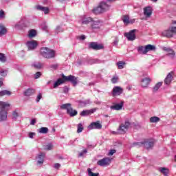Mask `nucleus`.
<instances>
[{"label": "nucleus", "mask_w": 176, "mask_h": 176, "mask_svg": "<svg viewBox=\"0 0 176 176\" xmlns=\"http://www.w3.org/2000/svg\"><path fill=\"white\" fill-rule=\"evenodd\" d=\"M60 167H61V164L58 163L54 164V168H55L56 170H58Z\"/></svg>", "instance_id": "54"}, {"label": "nucleus", "mask_w": 176, "mask_h": 176, "mask_svg": "<svg viewBox=\"0 0 176 176\" xmlns=\"http://www.w3.org/2000/svg\"><path fill=\"white\" fill-rule=\"evenodd\" d=\"M111 8V4L108 1H101L98 6L92 10L93 13L95 14H101V13H105Z\"/></svg>", "instance_id": "2"}, {"label": "nucleus", "mask_w": 176, "mask_h": 176, "mask_svg": "<svg viewBox=\"0 0 176 176\" xmlns=\"http://www.w3.org/2000/svg\"><path fill=\"white\" fill-rule=\"evenodd\" d=\"M137 30H132L129 32L124 33V36L128 41H135V32Z\"/></svg>", "instance_id": "10"}, {"label": "nucleus", "mask_w": 176, "mask_h": 176, "mask_svg": "<svg viewBox=\"0 0 176 176\" xmlns=\"http://www.w3.org/2000/svg\"><path fill=\"white\" fill-rule=\"evenodd\" d=\"M113 46H118V43H119V37L118 36H115L113 37Z\"/></svg>", "instance_id": "40"}, {"label": "nucleus", "mask_w": 176, "mask_h": 176, "mask_svg": "<svg viewBox=\"0 0 176 176\" xmlns=\"http://www.w3.org/2000/svg\"><path fill=\"white\" fill-rule=\"evenodd\" d=\"M123 104H124V102H121L119 104H116L114 105H112L110 107V109H112L113 111H120L122 108H123Z\"/></svg>", "instance_id": "20"}, {"label": "nucleus", "mask_w": 176, "mask_h": 176, "mask_svg": "<svg viewBox=\"0 0 176 176\" xmlns=\"http://www.w3.org/2000/svg\"><path fill=\"white\" fill-rule=\"evenodd\" d=\"M159 171L161 172L162 174L164 176L168 175V173H170V170H168V168H159Z\"/></svg>", "instance_id": "27"}, {"label": "nucleus", "mask_w": 176, "mask_h": 176, "mask_svg": "<svg viewBox=\"0 0 176 176\" xmlns=\"http://www.w3.org/2000/svg\"><path fill=\"white\" fill-rule=\"evenodd\" d=\"M167 56H168L171 58H174V57H175V52L173 50H170V51L168 52Z\"/></svg>", "instance_id": "45"}, {"label": "nucleus", "mask_w": 176, "mask_h": 176, "mask_svg": "<svg viewBox=\"0 0 176 176\" xmlns=\"http://www.w3.org/2000/svg\"><path fill=\"white\" fill-rule=\"evenodd\" d=\"M45 156H46V154L40 153L37 156V164H43V162H45Z\"/></svg>", "instance_id": "21"}, {"label": "nucleus", "mask_w": 176, "mask_h": 176, "mask_svg": "<svg viewBox=\"0 0 176 176\" xmlns=\"http://www.w3.org/2000/svg\"><path fill=\"white\" fill-rule=\"evenodd\" d=\"M10 108V104L8 102H1V120L3 122L8 119V111Z\"/></svg>", "instance_id": "4"}, {"label": "nucleus", "mask_w": 176, "mask_h": 176, "mask_svg": "<svg viewBox=\"0 0 176 176\" xmlns=\"http://www.w3.org/2000/svg\"><path fill=\"white\" fill-rule=\"evenodd\" d=\"M116 153V150L115 149H111L110 150V151L109 152V156H112V155Z\"/></svg>", "instance_id": "53"}, {"label": "nucleus", "mask_w": 176, "mask_h": 176, "mask_svg": "<svg viewBox=\"0 0 176 176\" xmlns=\"http://www.w3.org/2000/svg\"><path fill=\"white\" fill-rule=\"evenodd\" d=\"M54 148V146L52 143H48L44 146L45 151H52Z\"/></svg>", "instance_id": "32"}, {"label": "nucleus", "mask_w": 176, "mask_h": 176, "mask_svg": "<svg viewBox=\"0 0 176 176\" xmlns=\"http://www.w3.org/2000/svg\"><path fill=\"white\" fill-rule=\"evenodd\" d=\"M163 50H164V52H167L168 53V52H170L172 50H171V48H168V47H164L163 48Z\"/></svg>", "instance_id": "57"}, {"label": "nucleus", "mask_w": 176, "mask_h": 176, "mask_svg": "<svg viewBox=\"0 0 176 176\" xmlns=\"http://www.w3.org/2000/svg\"><path fill=\"white\" fill-rule=\"evenodd\" d=\"M111 160L109 157H104L102 160L98 161V166H100L101 167H107V166H109L111 164Z\"/></svg>", "instance_id": "9"}, {"label": "nucleus", "mask_w": 176, "mask_h": 176, "mask_svg": "<svg viewBox=\"0 0 176 176\" xmlns=\"http://www.w3.org/2000/svg\"><path fill=\"white\" fill-rule=\"evenodd\" d=\"M69 89H68V87H65L64 88H63V91H64V93H68V91H69Z\"/></svg>", "instance_id": "60"}, {"label": "nucleus", "mask_w": 176, "mask_h": 176, "mask_svg": "<svg viewBox=\"0 0 176 176\" xmlns=\"http://www.w3.org/2000/svg\"><path fill=\"white\" fill-rule=\"evenodd\" d=\"M101 129H102V124H101L100 121L91 122L88 126V130H101Z\"/></svg>", "instance_id": "8"}, {"label": "nucleus", "mask_w": 176, "mask_h": 176, "mask_svg": "<svg viewBox=\"0 0 176 176\" xmlns=\"http://www.w3.org/2000/svg\"><path fill=\"white\" fill-rule=\"evenodd\" d=\"M8 61V57L5 56V54H1V63H6Z\"/></svg>", "instance_id": "41"}, {"label": "nucleus", "mask_w": 176, "mask_h": 176, "mask_svg": "<svg viewBox=\"0 0 176 176\" xmlns=\"http://www.w3.org/2000/svg\"><path fill=\"white\" fill-rule=\"evenodd\" d=\"M17 118H19V113L16 111H14L12 113V119L14 120H16L17 119Z\"/></svg>", "instance_id": "49"}, {"label": "nucleus", "mask_w": 176, "mask_h": 176, "mask_svg": "<svg viewBox=\"0 0 176 176\" xmlns=\"http://www.w3.org/2000/svg\"><path fill=\"white\" fill-rule=\"evenodd\" d=\"M29 38H34L36 36V31L35 30H31L28 34Z\"/></svg>", "instance_id": "35"}, {"label": "nucleus", "mask_w": 176, "mask_h": 176, "mask_svg": "<svg viewBox=\"0 0 176 176\" xmlns=\"http://www.w3.org/2000/svg\"><path fill=\"white\" fill-rule=\"evenodd\" d=\"M10 0H1L2 3H8V2H10Z\"/></svg>", "instance_id": "62"}, {"label": "nucleus", "mask_w": 176, "mask_h": 176, "mask_svg": "<svg viewBox=\"0 0 176 176\" xmlns=\"http://www.w3.org/2000/svg\"><path fill=\"white\" fill-rule=\"evenodd\" d=\"M125 65H126V63L123 61H119L118 63H117V65L119 69H123L124 68Z\"/></svg>", "instance_id": "38"}, {"label": "nucleus", "mask_w": 176, "mask_h": 176, "mask_svg": "<svg viewBox=\"0 0 176 176\" xmlns=\"http://www.w3.org/2000/svg\"><path fill=\"white\" fill-rule=\"evenodd\" d=\"M101 25H102V22L100 20L94 21L92 19L91 27L93 30H99V28H101Z\"/></svg>", "instance_id": "13"}, {"label": "nucleus", "mask_w": 176, "mask_h": 176, "mask_svg": "<svg viewBox=\"0 0 176 176\" xmlns=\"http://www.w3.org/2000/svg\"><path fill=\"white\" fill-rule=\"evenodd\" d=\"M35 123H36V120H35V119L32 120L30 122V124H32V126H34Z\"/></svg>", "instance_id": "59"}, {"label": "nucleus", "mask_w": 176, "mask_h": 176, "mask_svg": "<svg viewBox=\"0 0 176 176\" xmlns=\"http://www.w3.org/2000/svg\"><path fill=\"white\" fill-rule=\"evenodd\" d=\"M1 76L3 78H6L8 76V69H1Z\"/></svg>", "instance_id": "37"}, {"label": "nucleus", "mask_w": 176, "mask_h": 176, "mask_svg": "<svg viewBox=\"0 0 176 176\" xmlns=\"http://www.w3.org/2000/svg\"><path fill=\"white\" fill-rule=\"evenodd\" d=\"M130 124H131L129 121H125L124 123L121 124L118 129V134H126L127 130H129V127H130Z\"/></svg>", "instance_id": "7"}, {"label": "nucleus", "mask_w": 176, "mask_h": 176, "mask_svg": "<svg viewBox=\"0 0 176 176\" xmlns=\"http://www.w3.org/2000/svg\"><path fill=\"white\" fill-rule=\"evenodd\" d=\"M3 96H12V92L8 90H3L1 91V96L3 97Z\"/></svg>", "instance_id": "34"}, {"label": "nucleus", "mask_w": 176, "mask_h": 176, "mask_svg": "<svg viewBox=\"0 0 176 176\" xmlns=\"http://www.w3.org/2000/svg\"><path fill=\"white\" fill-rule=\"evenodd\" d=\"M138 52L139 54H146V50H145V47L144 46H139L138 47Z\"/></svg>", "instance_id": "28"}, {"label": "nucleus", "mask_w": 176, "mask_h": 176, "mask_svg": "<svg viewBox=\"0 0 176 176\" xmlns=\"http://www.w3.org/2000/svg\"><path fill=\"white\" fill-rule=\"evenodd\" d=\"M162 85L163 82H159L157 84H155V85L153 88V93H157V90H159L160 87H162Z\"/></svg>", "instance_id": "26"}, {"label": "nucleus", "mask_w": 176, "mask_h": 176, "mask_svg": "<svg viewBox=\"0 0 176 176\" xmlns=\"http://www.w3.org/2000/svg\"><path fill=\"white\" fill-rule=\"evenodd\" d=\"M151 123H157V122H160V118L153 116L150 118Z\"/></svg>", "instance_id": "33"}, {"label": "nucleus", "mask_w": 176, "mask_h": 176, "mask_svg": "<svg viewBox=\"0 0 176 176\" xmlns=\"http://www.w3.org/2000/svg\"><path fill=\"white\" fill-rule=\"evenodd\" d=\"M1 19H5V12L1 10Z\"/></svg>", "instance_id": "55"}, {"label": "nucleus", "mask_w": 176, "mask_h": 176, "mask_svg": "<svg viewBox=\"0 0 176 176\" xmlns=\"http://www.w3.org/2000/svg\"><path fill=\"white\" fill-rule=\"evenodd\" d=\"M87 171H88V176H98V175H100V173H92L91 168H88Z\"/></svg>", "instance_id": "42"}, {"label": "nucleus", "mask_w": 176, "mask_h": 176, "mask_svg": "<svg viewBox=\"0 0 176 176\" xmlns=\"http://www.w3.org/2000/svg\"><path fill=\"white\" fill-rule=\"evenodd\" d=\"M65 82H71V83H72L74 86H76V85H78V78L72 75L66 76L64 74H63L62 78H58L54 83V89H57L58 86H60V85H63V83H65Z\"/></svg>", "instance_id": "1"}, {"label": "nucleus", "mask_w": 176, "mask_h": 176, "mask_svg": "<svg viewBox=\"0 0 176 176\" xmlns=\"http://www.w3.org/2000/svg\"><path fill=\"white\" fill-rule=\"evenodd\" d=\"M86 153H87V149L85 148L82 151L79 153L78 156H80V157H82V156H85Z\"/></svg>", "instance_id": "47"}, {"label": "nucleus", "mask_w": 176, "mask_h": 176, "mask_svg": "<svg viewBox=\"0 0 176 176\" xmlns=\"http://www.w3.org/2000/svg\"><path fill=\"white\" fill-rule=\"evenodd\" d=\"M173 24H175V26H171L169 30L162 32V36H166V38H173L174 36V34H176V21H173Z\"/></svg>", "instance_id": "6"}, {"label": "nucleus", "mask_w": 176, "mask_h": 176, "mask_svg": "<svg viewBox=\"0 0 176 176\" xmlns=\"http://www.w3.org/2000/svg\"><path fill=\"white\" fill-rule=\"evenodd\" d=\"M41 99H42V94L39 93L36 99V102H39V101H41Z\"/></svg>", "instance_id": "51"}, {"label": "nucleus", "mask_w": 176, "mask_h": 176, "mask_svg": "<svg viewBox=\"0 0 176 176\" xmlns=\"http://www.w3.org/2000/svg\"><path fill=\"white\" fill-rule=\"evenodd\" d=\"M64 31V29L61 28L60 26H57L55 29V34H60V32H63Z\"/></svg>", "instance_id": "43"}, {"label": "nucleus", "mask_w": 176, "mask_h": 176, "mask_svg": "<svg viewBox=\"0 0 176 176\" xmlns=\"http://www.w3.org/2000/svg\"><path fill=\"white\" fill-rule=\"evenodd\" d=\"M15 28H16V30H20V28H21V25L19 23H16L14 26Z\"/></svg>", "instance_id": "56"}, {"label": "nucleus", "mask_w": 176, "mask_h": 176, "mask_svg": "<svg viewBox=\"0 0 176 176\" xmlns=\"http://www.w3.org/2000/svg\"><path fill=\"white\" fill-rule=\"evenodd\" d=\"M101 63V60L98 59H94L90 62V64H100Z\"/></svg>", "instance_id": "50"}, {"label": "nucleus", "mask_w": 176, "mask_h": 176, "mask_svg": "<svg viewBox=\"0 0 176 176\" xmlns=\"http://www.w3.org/2000/svg\"><path fill=\"white\" fill-rule=\"evenodd\" d=\"M80 39L81 41H85V39H86V36H85V35L80 36Z\"/></svg>", "instance_id": "61"}, {"label": "nucleus", "mask_w": 176, "mask_h": 176, "mask_svg": "<svg viewBox=\"0 0 176 176\" xmlns=\"http://www.w3.org/2000/svg\"><path fill=\"white\" fill-rule=\"evenodd\" d=\"M33 67H34V68H37V69H41L42 68V63H34L33 64Z\"/></svg>", "instance_id": "46"}, {"label": "nucleus", "mask_w": 176, "mask_h": 176, "mask_svg": "<svg viewBox=\"0 0 176 176\" xmlns=\"http://www.w3.org/2000/svg\"><path fill=\"white\" fill-rule=\"evenodd\" d=\"M60 108V109H65L67 114L69 115L70 118H74V116H76V115H78V111L74 110L72 108V104L71 103L61 104Z\"/></svg>", "instance_id": "5"}, {"label": "nucleus", "mask_w": 176, "mask_h": 176, "mask_svg": "<svg viewBox=\"0 0 176 176\" xmlns=\"http://www.w3.org/2000/svg\"><path fill=\"white\" fill-rule=\"evenodd\" d=\"M89 49H93L94 50H101L104 47L96 42H91L89 45Z\"/></svg>", "instance_id": "17"}, {"label": "nucleus", "mask_w": 176, "mask_h": 176, "mask_svg": "<svg viewBox=\"0 0 176 176\" xmlns=\"http://www.w3.org/2000/svg\"><path fill=\"white\" fill-rule=\"evenodd\" d=\"M26 46L28 47L29 50H34V49H36L38 42L35 40L28 41L26 43Z\"/></svg>", "instance_id": "12"}, {"label": "nucleus", "mask_w": 176, "mask_h": 176, "mask_svg": "<svg viewBox=\"0 0 176 176\" xmlns=\"http://www.w3.org/2000/svg\"><path fill=\"white\" fill-rule=\"evenodd\" d=\"M83 124H82V123H79L78 125H77V133H82L83 131Z\"/></svg>", "instance_id": "39"}, {"label": "nucleus", "mask_w": 176, "mask_h": 176, "mask_svg": "<svg viewBox=\"0 0 176 176\" xmlns=\"http://www.w3.org/2000/svg\"><path fill=\"white\" fill-rule=\"evenodd\" d=\"M93 21V19L91 17L84 18L82 21V24H89V23H91Z\"/></svg>", "instance_id": "31"}, {"label": "nucleus", "mask_w": 176, "mask_h": 176, "mask_svg": "<svg viewBox=\"0 0 176 176\" xmlns=\"http://www.w3.org/2000/svg\"><path fill=\"white\" fill-rule=\"evenodd\" d=\"M77 103H78V105L81 107L83 108L85 107H87V105H90V104H91V100H90V99H86L85 100H77L76 101Z\"/></svg>", "instance_id": "16"}, {"label": "nucleus", "mask_w": 176, "mask_h": 176, "mask_svg": "<svg viewBox=\"0 0 176 176\" xmlns=\"http://www.w3.org/2000/svg\"><path fill=\"white\" fill-rule=\"evenodd\" d=\"M122 21L124 24H126V25H127V24H130V19L127 15L123 16Z\"/></svg>", "instance_id": "36"}, {"label": "nucleus", "mask_w": 176, "mask_h": 176, "mask_svg": "<svg viewBox=\"0 0 176 176\" xmlns=\"http://www.w3.org/2000/svg\"><path fill=\"white\" fill-rule=\"evenodd\" d=\"M152 2H157V0H151Z\"/></svg>", "instance_id": "64"}, {"label": "nucleus", "mask_w": 176, "mask_h": 176, "mask_svg": "<svg viewBox=\"0 0 176 176\" xmlns=\"http://www.w3.org/2000/svg\"><path fill=\"white\" fill-rule=\"evenodd\" d=\"M96 112V109H93L91 110H83L80 113V116H87V115H90V113H94Z\"/></svg>", "instance_id": "23"}, {"label": "nucleus", "mask_w": 176, "mask_h": 176, "mask_svg": "<svg viewBox=\"0 0 176 176\" xmlns=\"http://www.w3.org/2000/svg\"><path fill=\"white\" fill-rule=\"evenodd\" d=\"M174 80V72H169L166 77L164 79V84L165 85H170L171 82Z\"/></svg>", "instance_id": "11"}, {"label": "nucleus", "mask_w": 176, "mask_h": 176, "mask_svg": "<svg viewBox=\"0 0 176 176\" xmlns=\"http://www.w3.org/2000/svg\"><path fill=\"white\" fill-rule=\"evenodd\" d=\"M118 80H119V77L115 76L111 78V82L115 84L118 83Z\"/></svg>", "instance_id": "48"}, {"label": "nucleus", "mask_w": 176, "mask_h": 176, "mask_svg": "<svg viewBox=\"0 0 176 176\" xmlns=\"http://www.w3.org/2000/svg\"><path fill=\"white\" fill-rule=\"evenodd\" d=\"M132 146H137L138 148L144 146V142H134L132 144Z\"/></svg>", "instance_id": "44"}, {"label": "nucleus", "mask_w": 176, "mask_h": 176, "mask_svg": "<svg viewBox=\"0 0 176 176\" xmlns=\"http://www.w3.org/2000/svg\"><path fill=\"white\" fill-rule=\"evenodd\" d=\"M153 145H155V141L153 140H145L143 142V146H144L146 149H151L153 148Z\"/></svg>", "instance_id": "15"}, {"label": "nucleus", "mask_w": 176, "mask_h": 176, "mask_svg": "<svg viewBox=\"0 0 176 176\" xmlns=\"http://www.w3.org/2000/svg\"><path fill=\"white\" fill-rule=\"evenodd\" d=\"M23 94L25 97H31L35 94V89H28L24 92Z\"/></svg>", "instance_id": "22"}, {"label": "nucleus", "mask_w": 176, "mask_h": 176, "mask_svg": "<svg viewBox=\"0 0 176 176\" xmlns=\"http://www.w3.org/2000/svg\"><path fill=\"white\" fill-rule=\"evenodd\" d=\"M40 54L44 58H54L56 57V51L49 47H43L40 50Z\"/></svg>", "instance_id": "3"}, {"label": "nucleus", "mask_w": 176, "mask_h": 176, "mask_svg": "<svg viewBox=\"0 0 176 176\" xmlns=\"http://www.w3.org/2000/svg\"><path fill=\"white\" fill-rule=\"evenodd\" d=\"M43 30H47V26H44Z\"/></svg>", "instance_id": "63"}, {"label": "nucleus", "mask_w": 176, "mask_h": 176, "mask_svg": "<svg viewBox=\"0 0 176 176\" xmlns=\"http://www.w3.org/2000/svg\"><path fill=\"white\" fill-rule=\"evenodd\" d=\"M145 50H146V54L148 53V52H153L156 50V47L155 45L148 44L145 46Z\"/></svg>", "instance_id": "25"}, {"label": "nucleus", "mask_w": 176, "mask_h": 176, "mask_svg": "<svg viewBox=\"0 0 176 176\" xmlns=\"http://www.w3.org/2000/svg\"><path fill=\"white\" fill-rule=\"evenodd\" d=\"M8 34V28L5 27V25H1V36L3 35H6Z\"/></svg>", "instance_id": "30"}, {"label": "nucleus", "mask_w": 176, "mask_h": 176, "mask_svg": "<svg viewBox=\"0 0 176 176\" xmlns=\"http://www.w3.org/2000/svg\"><path fill=\"white\" fill-rule=\"evenodd\" d=\"M34 135H35V133L31 132L29 133V138H34Z\"/></svg>", "instance_id": "58"}, {"label": "nucleus", "mask_w": 176, "mask_h": 176, "mask_svg": "<svg viewBox=\"0 0 176 176\" xmlns=\"http://www.w3.org/2000/svg\"><path fill=\"white\" fill-rule=\"evenodd\" d=\"M141 82L142 87H143L144 89H146V87H148V86H149V84L151 83V78H144L142 79Z\"/></svg>", "instance_id": "19"}, {"label": "nucleus", "mask_w": 176, "mask_h": 176, "mask_svg": "<svg viewBox=\"0 0 176 176\" xmlns=\"http://www.w3.org/2000/svg\"><path fill=\"white\" fill-rule=\"evenodd\" d=\"M122 93H123V88L119 86H116L113 89L112 96H113V97L116 96H120V94H122Z\"/></svg>", "instance_id": "14"}, {"label": "nucleus", "mask_w": 176, "mask_h": 176, "mask_svg": "<svg viewBox=\"0 0 176 176\" xmlns=\"http://www.w3.org/2000/svg\"><path fill=\"white\" fill-rule=\"evenodd\" d=\"M153 10L152 7L148 6L144 8V15L146 18H149L152 16Z\"/></svg>", "instance_id": "18"}, {"label": "nucleus", "mask_w": 176, "mask_h": 176, "mask_svg": "<svg viewBox=\"0 0 176 176\" xmlns=\"http://www.w3.org/2000/svg\"><path fill=\"white\" fill-rule=\"evenodd\" d=\"M42 74L39 72H37L35 75H34V78L36 79H39V78H41Z\"/></svg>", "instance_id": "52"}, {"label": "nucleus", "mask_w": 176, "mask_h": 176, "mask_svg": "<svg viewBox=\"0 0 176 176\" xmlns=\"http://www.w3.org/2000/svg\"><path fill=\"white\" fill-rule=\"evenodd\" d=\"M36 9L37 10H41V12H44L45 14H47L49 13V8L43 7L42 6H36Z\"/></svg>", "instance_id": "24"}, {"label": "nucleus", "mask_w": 176, "mask_h": 176, "mask_svg": "<svg viewBox=\"0 0 176 176\" xmlns=\"http://www.w3.org/2000/svg\"><path fill=\"white\" fill-rule=\"evenodd\" d=\"M38 131L41 134H47V133H49V128H47V127H41L38 130Z\"/></svg>", "instance_id": "29"}]
</instances>
